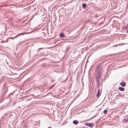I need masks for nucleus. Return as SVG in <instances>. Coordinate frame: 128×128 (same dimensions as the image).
Returning a JSON list of instances; mask_svg holds the SVG:
<instances>
[{
	"instance_id": "obj_22",
	"label": "nucleus",
	"mask_w": 128,
	"mask_h": 128,
	"mask_svg": "<svg viewBox=\"0 0 128 128\" xmlns=\"http://www.w3.org/2000/svg\"><path fill=\"white\" fill-rule=\"evenodd\" d=\"M48 128H51L50 127V126H49V127H48Z\"/></svg>"
},
{
	"instance_id": "obj_30",
	"label": "nucleus",
	"mask_w": 128,
	"mask_h": 128,
	"mask_svg": "<svg viewBox=\"0 0 128 128\" xmlns=\"http://www.w3.org/2000/svg\"><path fill=\"white\" fill-rule=\"evenodd\" d=\"M7 41V40H6L5 42Z\"/></svg>"
},
{
	"instance_id": "obj_25",
	"label": "nucleus",
	"mask_w": 128,
	"mask_h": 128,
	"mask_svg": "<svg viewBox=\"0 0 128 128\" xmlns=\"http://www.w3.org/2000/svg\"><path fill=\"white\" fill-rule=\"evenodd\" d=\"M128 28V27H126V28Z\"/></svg>"
},
{
	"instance_id": "obj_27",
	"label": "nucleus",
	"mask_w": 128,
	"mask_h": 128,
	"mask_svg": "<svg viewBox=\"0 0 128 128\" xmlns=\"http://www.w3.org/2000/svg\"><path fill=\"white\" fill-rule=\"evenodd\" d=\"M4 42V41H3V42Z\"/></svg>"
},
{
	"instance_id": "obj_31",
	"label": "nucleus",
	"mask_w": 128,
	"mask_h": 128,
	"mask_svg": "<svg viewBox=\"0 0 128 128\" xmlns=\"http://www.w3.org/2000/svg\"><path fill=\"white\" fill-rule=\"evenodd\" d=\"M44 40H45V39H44Z\"/></svg>"
},
{
	"instance_id": "obj_21",
	"label": "nucleus",
	"mask_w": 128,
	"mask_h": 128,
	"mask_svg": "<svg viewBox=\"0 0 128 128\" xmlns=\"http://www.w3.org/2000/svg\"><path fill=\"white\" fill-rule=\"evenodd\" d=\"M68 40V39H65V40L63 39V40Z\"/></svg>"
},
{
	"instance_id": "obj_20",
	"label": "nucleus",
	"mask_w": 128,
	"mask_h": 128,
	"mask_svg": "<svg viewBox=\"0 0 128 128\" xmlns=\"http://www.w3.org/2000/svg\"><path fill=\"white\" fill-rule=\"evenodd\" d=\"M54 86V85H52V86H51L50 88H52V87H53V86Z\"/></svg>"
},
{
	"instance_id": "obj_17",
	"label": "nucleus",
	"mask_w": 128,
	"mask_h": 128,
	"mask_svg": "<svg viewBox=\"0 0 128 128\" xmlns=\"http://www.w3.org/2000/svg\"><path fill=\"white\" fill-rule=\"evenodd\" d=\"M97 30H94V31H91V32H93L94 31H97Z\"/></svg>"
},
{
	"instance_id": "obj_26",
	"label": "nucleus",
	"mask_w": 128,
	"mask_h": 128,
	"mask_svg": "<svg viewBox=\"0 0 128 128\" xmlns=\"http://www.w3.org/2000/svg\"><path fill=\"white\" fill-rule=\"evenodd\" d=\"M29 40V39H28V40Z\"/></svg>"
},
{
	"instance_id": "obj_6",
	"label": "nucleus",
	"mask_w": 128,
	"mask_h": 128,
	"mask_svg": "<svg viewBox=\"0 0 128 128\" xmlns=\"http://www.w3.org/2000/svg\"><path fill=\"white\" fill-rule=\"evenodd\" d=\"M73 123L74 124H77L78 123V120H74L73 121Z\"/></svg>"
},
{
	"instance_id": "obj_32",
	"label": "nucleus",
	"mask_w": 128,
	"mask_h": 128,
	"mask_svg": "<svg viewBox=\"0 0 128 128\" xmlns=\"http://www.w3.org/2000/svg\"><path fill=\"white\" fill-rule=\"evenodd\" d=\"M97 40V39H96V40Z\"/></svg>"
},
{
	"instance_id": "obj_10",
	"label": "nucleus",
	"mask_w": 128,
	"mask_h": 128,
	"mask_svg": "<svg viewBox=\"0 0 128 128\" xmlns=\"http://www.w3.org/2000/svg\"><path fill=\"white\" fill-rule=\"evenodd\" d=\"M107 112H108L107 110H105L104 111L103 113L105 114H106L107 113Z\"/></svg>"
},
{
	"instance_id": "obj_7",
	"label": "nucleus",
	"mask_w": 128,
	"mask_h": 128,
	"mask_svg": "<svg viewBox=\"0 0 128 128\" xmlns=\"http://www.w3.org/2000/svg\"><path fill=\"white\" fill-rule=\"evenodd\" d=\"M118 89L122 91H123L124 90V88L122 87H119L118 88Z\"/></svg>"
},
{
	"instance_id": "obj_2",
	"label": "nucleus",
	"mask_w": 128,
	"mask_h": 128,
	"mask_svg": "<svg viewBox=\"0 0 128 128\" xmlns=\"http://www.w3.org/2000/svg\"><path fill=\"white\" fill-rule=\"evenodd\" d=\"M59 36L60 38H63L65 37L66 35L63 32H61Z\"/></svg>"
},
{
	"instance_id": "obj_29",
	"label": "nucleus",
	"mask_w": 128,
	"mask_h": 128,
	"mask_svg": "<svg viewBox=\"0 0 128 128\" xmlns=\"http://www.w3.org/2000/svg\"><path fill=\"white\" fill-rule=\"evenodd\" d=\"M13 6H15V5H14V4H13Z\"/></svg>"
},
{
	"instance_id": "obj_3",
	"label": "nucleus",
	"mask_w": 128,
	"mask_h": 128,
	"mask_svg": "<svg viewBox=\"0 0 128 128\" xmlns=\"http://www.w3.org/2000/svg\"><path fill=\"white\" fill-rule=\"evenodd\" d=\"M82 6L83 8L85 9L87 6V5L86 3H84L82 4Z\"/></svg>"
},
{
	"instance_id": "obj_28",
	"label": "nucleus",
	"mask_w": 128,
	"mask_h": 128,
	"mask_svg": "<svg viewBox=\"0 0 128 128\" xmlns=\"http://www.w3.org/2000/svg\"><path fill=\"white\" fill-rule=\"evenodd\" d=\"M85 39V38L84 39V40Z\"/></svg>"
},
{
	"instance_id": "obj_14",
	"label": "nucleus",
	"mask_w": 128,
	"mask_h": 128,
	"mask_svg": "<svg viewBox=\"0 0 128 128\" xmlns=\"http://www.w3.org/2000/svg\"><path fill=\"white\" fill-rule=\"evenodd\" d=\"M126 44V43H125V44H124V43H123L122 44H117V45H123V44Z\"/></svg>"
},
{
	"instance_id": "obj_16",
	"label": "nucleus",
	"mask_w": 128,
	"mask_h": 128,
	"mask_svg": "<svg viewBox=\"0 0 128 128\" xmlns=\"http://www.w3.org/2000/svg\"><path fill=\"white\" fill-rule=\"evenodd\" d=\"M103 22V21H102L101 22H100L99 24V25H100V24H101L102 23V22Z\"/></svg>"
},
{
	"instance_id": "obj_18",
	"label": "nucleus",
	"mask_w": 128,
	"mask_h": 128,
	"mask_svg": "<svg viewBox=\"0 0 128 128\" xmlns=\"http://www.w3.org/2000/svg\"><path fill=\"white\" fill-rule=\"evenodd\" d=\"M126 32H127L128 34V30H126Z\"/></svg>"
},
{
	"instance_id": "obj_5",
	"label": "nucleus",
	"mask_w": 128,
	"mask_h": 128,
	"mask_svg": "<svg viewBox=\"0 0 128 128\" xmlns=\"http://www.w3.org/2000/svg\"><path fill=\"white\" fill-rule=\"evenodd\" d=\"M120 84L122 86H125L126 85V83L125 82H121Z\"/></svg>"
},
{
	"instance_id": "obj_1",
	"label": "nucleus",
	"mask_w": 128,
	"mask_h": 128,
	"mask_svg": "<svg viewBox=\"0 0 128 128\" xmlns=\"http://www.w3.org/2000/svg\"><path fill=\"white\" fill-rule=\"evenodd\" d=\"M84 124L86 126H88L90 127H92V126H94V124L92 123H90L86 122L84 123Z\"/></svg>"
},
{
	"instance_id": "obj_4",
	"label": "nucleus",
	"mask_w": 128,
	"mask_h": 128,
	"mask_svg": "<svg viewBox=\"0 0 128 128\" xmlns=\"http://www.w3.org/2000/svg\"><path fill=\"white\" fill-rule=\"evenodd\" d=\"M100 89H98V92L96 94V96L97 97H98L99 96H100Z\"/></svg>"
},
{
	"instance_id": "obj_15",
	"label": "nucleus",
	"mask_w": 128,
	"mask_h": 128,
	"mask_svg": "<svg viewBox=\"0 0 128 128\" xmlns=\"http://www.w3.org/2000/svg\"><path fill=\"white\" fill-rule=\"evenodd\" d=\"M97 83V84L98 85H100V83L99 82H96Z\"/></svg>"
},
{
	"instance_id": "obj_19",
	"label": "nucleus",
	"mask_w": 128,
	"mask_h": 128,
	"mask_svg": "<svg viewBox=\"0 0 128 128\" xmlns=\"http://www.w3.org/2000/svg\"><path fill=\"white\" fill-rule=\"evenodd\" d=\"M97 87L98 88L99 87L100 85H97Z\"/></svg>"
},
{
	"instance_id": "obj_24",
	"label": "nucleus",
	"mask_w": 128,
	"mask_h": 128,
	"mask_svg": "<svg viewBox=\"0 0 128 128\" xmlns=\"http://www.w3.org/2000/svg\"><path fill=\"white\" fill-rule=\"evenodd\" d=\"M92 29H93V28H90V30H92Z\"/></svg>"
},
{
	"instance_id": "obj_9",
	"label": "nucleus",
	"mask_w": 128,
	"mask_h": 128,
	"mask_svg": "<svg viewBox=\"0 0 128 128\" xmlns=\"http://www.w3.org/2000/svg\"><path fill=\"white\" fill-rule=\"evenodd\" d=\"M123 121L125 122H126L128 121V118H125L123 120Z\"/></svg>"
},
{
	"instance_id": "obj_13",
	"label": "nucleus",
	"mask_w": 128,
	"mask_h": 128,
	"mask_svg": "<svg viewBox=\"0 0 128 128\" xmlns=\"http://www.w3.org/2000/svg\"><path fill=\"white\" fill-rule=\"evenodd\" d=\"M67 80V78H66L65 80H61L60 81L62 82H65Z\"/></svg>"
},
{
	"instance_id": "obj_23",
	"label": "nucleus",
	"mask_w": 128,
	"mask_h": 128,
	"mask_svg": "<svg viewBox=\"0 0 128 128\" xmlns=\"http://www.w3.org/2000/svg\"><path fill=\"white\" fill-rule=\"evenodd\" d=\"M41 49H42V48H40V49L39 50H38V51L40 50Z\"/></svg>"
},
{
	"instance_id": "obj_11",
	"label": "nucleus",
	"mask_w": 128,
	"mask_h": 128,
	"mask_svg": "<svg viewBox=\"0 0 128 128\" xmlns=\"http://www.w3.org/2000/svg\"><path fill=\"white\" fill-rule=\"evenodd\" d=\"M72 30H69L67 32V34H70V33L72 32Z\"/></svg>"
},
{
	"instance_id": "obj_8",
	"label": "nucleus",
	"mask_w": 128,
	"mask_h": 128,
	"mask_svg": "<svg viewBox=\"0 0 128 128\" xmlns=\"http://www.w3.org/2000/svg\"><path fill=\"white\" fill-rule=\"evenodd\" d=\"M100 75H99V76H98V77L96 78V80L97 82H99V78L100 77Z\"/></svg>"
},
{
	"instance_id": "obj_12",
	"label": "nucleus",
	"mask_w": 128,
	"mask_h": 128,
	"mask_svg": "<svg viewBox=\"0 0 128 128\" xmlns=\"http://www.w3.org/2000/svg\"><path fill=\"white\" fill-rule=\"evenodd\" d=\"M14 38V37H10V38H8V39H6V40H8V39L10 38H11L12 40H13V39Z\"/></svg>"
}]
</instances>
